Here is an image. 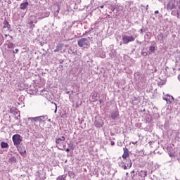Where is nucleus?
Masks as SVG:
<instances>
[{"mask_svg": "<svg viewBox=\"0 0 180 180\" xmlns=\"http://www.w3.org/2000/svg\"><path fill=\"white\" fill-rule=\"evenodd\" d=\"M167 11H172L173 16H179L180 1L178 0H169L167 5Z\"/></svg>", "mask_w": 180, "mask_h": 180, "instance_id": "f257e3e1", "label": "nucleus"}, {"mask_svg": "<svg viewBox=\"0 0 180 180\" xmlns=\"http://www.w3.org/2000/svg\"><path fill=\"white\" fill-rule=\"evenodd\" d=\"M77 45L79 47L83 48V49H88L89 47V40L86 38H81L77 41Z\"/></svg>", "mask_w": 180, "mask_h": 180, "instance_id": "f03ea898", "label": "nucleus"}, {"mask_svg": "<svg viewBox=\"0 0 180 180\" xmlns=\"http://www.w3.org/2000/svg\"><path fill=\"white\" fill-rule=\"evenodd\" d=\"M12 140L14 146H16V147H18V146H20V143L23 141V138L19 134H15L13 136Z\"/></svg>", "mask_w": 180, "mask_h": 180, "instance_id": "7ed1b4c3", "label": "nucleus"}, {"mask_svg": "<svg viewBox=\"0 0 180 180\" xmlns=\"http://www.w3.org/2000/svg\"><path fill=\"white\" fill-rule=\"evenodd\" d=\"M122 40L123 41V44H129V43H131V41H134L135 38L133 36L123 35Z\"/></svg>", "mask_w": 180, "mask_h": 180, "instance_id": "20e7f679", "label": "nucleus"}, {"mask_svg": "<svg viewBox=\"0 0 180 180\" xmlns=\"http://www.w3.org/2000/svg\"><path fill=\"white\" fill-rule=\"evenodd\" d=\"M131 165H133V163L131 162V160L129 159L128 160H127V162L125 163L122 168L124 169H127L129 168H131Z\"/></svg>", "mask_w": 180, "mask_h": 180, "instance_id": "39448f33", "label": "nucleus"}, {"mask_svg": "<svg viewBox=\"0 0 180 180\" xmlns=\"http://www.w3.org/2000/svg\"><path fill=\"white\" fill-rule=\"evenodd\" d=\"M119 117V112L118 111H112L111 112V118L113 120H115V119H117Z\"/></svg>", "mask_w": 180, "mask_h": 180, "instance_id": "423d86ee", "label": "nucleus"}, {"mask_svg": "<svg viewBox=\"0 0 180 180\" xmlns=\"http://www.w3.org/2000/svg\"><path fill=\"white\" fill-rule=\"evenodd\" d=\"M94 124L98 129H101L103 126V121H95Z\"/></svg>", "mask_w": 180, "mask_h": 180, "instance_id": "0eeeda50", "label": "nucleus"}, {"mask_svg": "<svg viewBox=\"0 0 180 180\" xmlns=\"http://www.w3.org/2000/svg\"><path fill=\"white\" fill-rule=\"evenodd\" d=\"M123 150H124V153L122 155V158H124V160H126V158L129 157V149L124 147Z\"/></svg>", "mask_w": 180, "mask_h": 180, "instance_id": "6e6552de", "label": "nucleus"}, {"mask_svg": "<svg viewBox=\"0 0 180 180\" xmlns=\"http://www.w3.org/2000/svg\"><path fill=\"white\" fill-rule=\"evenodd\" d=\"M28 120H30V122H32L33 123V122H40V117H28Z\"/></svg>", "mask_w": 180, "mask_h": 180, "instance_id": "1a4fd4ad", "label": "nucleus"}, {"mask_svg": "<svg viewBox=\"0 0 180 180\" xmlns=\"http://www.w3.org/2000/svg\"><path fill=\"white\" fill-rule=\"evenodd\" d=\"M65 141V137L60 136V138H56V144H61L62 141Z\"/></svg>", "mask_w": 180, "mask_h": 180, "instance_id": "9d476101", "label": "nucleus"}, {"mask_svg": "<svg viewBox=\"0 0 180 180\" xmlns=\"http://www.w3.org/2000/svg\"><path fill=\"white\" fill-rule=\"evenodd\" d=\"M27 6H29V2L25 1L24 3H22L20 4V9H22V11H25V9H26V8H27Z\"/></svg>", "mask_w": 180, "mask_h": 180, "instance_id": "9b49d317", "label": "nucleus"}, {"mask_svg": "<svg viewBox=\"0 0 180 180\" xmlns=\"http://www.w3.org/2000/svg\"><path fill=\"white\" fill-rule=\"evenodd\" d=\"M97 57H101V58H105V53L102 51V50H100L96 53Z\"/></svg>", "mask_w": 180, "mask_h": 180, "instance_id": "f8f14e48", "label": "nucleus"}, {"mask_svg": "<svg viewBox=\"0 0 180 180\" xmlns=\"http://www.w3.org/2000/svg\"><path fill=\"white\" fill-rule=\"evenodd\" d=\"M139 175L142 178H146L147 176V171L141 170L139 172Z\"/></svg>", "mask_w": 180, "mask_h": 180, "instance_id": "ddd939ff", "label": "nucleus"}, {"mask_svg": "<svg viewBox=\"0 0 180 180\" xmlns=\"http://www.w3.org/2000/svg\"><path fill=\"white\" fill-rule=\"evenodd\" d=\"M4 29H11V25L6 20L4 21Z\"/></svg>", "mask_w": 180, "mask_h": 180, "instance_id": "4468645a", "label": "nucleus"}, {"mask_svg": "<svg viewBox=\"0 0 180 180\" xmlns=\"http://www.w3.org/2000/svg\"><path fill=\"white\" fill-rule=\"evenodd\" d=\"M18 151L20 152V154L21 155L26 154V149L25 148V146H22V148H18Z\"/></svg>", "mask_w": 180, "mask_h": 180, "instance_id": "2eb2a0df", "label": "nucleus"}, {"mask_svg": "<svg viewBox=\"0 0 180 180\" xmlns=\"http://www.w3.org/2000/svg\"><path fill=\"white\" fill-rule=\"evenodd\" d=\"M47 119V115L39 116V123H41V122H46Z\"/></svg>", "mask_w": 180, "mask_h": 180, "instance_id": "dca6fc26", "label": "nucleus"}, {"mask_svg": "<svg viewBox=\"0 0 180 180\" xmlns=\"http://www.w3.org/2000/svg\"><path fill=\"white\" fill-rule=\"evenodd\" d=\"M56 6H58V10L55 12V15H56V16H57V15H58V13H60V9L61 5L59 3H56Z\"/></svg>", "mask_w": 180, "mask_h": 180, "instance_id": "f3484780", "label": "nucleus"}, {"mask_svg": "<svg viewBox=\"0 0 180 180\" xmlns=\"http://www.w3.org/2000/svg\"><path fill=\"white\" fill-rule=\"evenodd\" d=\"M1 148H8L9 147V145H8V143L2 141L1 143Z\"/></svg>", "mask_w": 180, "mask_h": 180, "instance_id": "a211bd4d", "label": "nucleus"}, {"mask_svg": "<svg viewBox=\"0 0 180 180\" xmlns=\"http://www.w3.org/2000/svg\"><path fill=\"white\" fill-rule=\"evenodd\" d=\"M153 53H155V47L150 46L149 47V54H153Z\"/></svg>", "mask_w": 180, "mask_h": 180, "instance_id": "6ab92c4d", "label": "nucleus"}, {"mask_svg": "<svg viewBox=\"0 0 180 180\" xmlns=\"http://www.w3.org/2000/svg\"><path fill=\"white\" fill-rule=\"evenodd\" d=\"M63 47H64V44H58L57 46H56V48L58 49V50L59 51H61V50H63Z\"/></svg>", "mask_w": 180, "mask_h": 180, "instance_id": "aec40b11", "label": "nucleus"}, {"mask_svg": "<svg viewBox=\"0 0 180 180\" xmlns=\"http://www.w3.org/2000/svg\"><path fill=\"white\" fill-rule=\"evenodd\" d=\"M158 40H160V41H162L163 39H164V34H162V33H160L158 35Z\"/></svg>", "mask_w": 180, "mask_h": 180, "instance_id": "412c9836", "label": "nucleus"}, {"mask_svg": "<svg viewBox=\"0 0 180 180\" xmlns=\"http://www.w3.org/2000/svg\"><path fill=\"white\" fill-rule=\"evenodd\" d=\"M168 101L167 103H171L174 101V97L169 95H167Z\"/></svg>", "mask_w": 180, "mask_h": 180, "instance_id": "4be33fe9", "label": "nucleus"}, {"mask_svg": "<svg viewBox=\"0 0 180 180\" xmlns=\"http://www.w3.org/2000/svg\"><path fill=\"white\" fill-rule=\"evenodd\" d=\"M56 180H65V176L62 175V176H59Z\"/></svg>", "mask_w": 180, "mask_h": 180, "instance_id": "5701e85b", "label": "nucleus"}, {"mask_svg": "<svg viewBox=\"0 0 180 180\" xmlns=\"http://www.w3.org/2000/svg\"><path fill=\"white\" fill-rule=\"evenodd\" d=\"M10 162H16V158L15 157H11L10 159Z\"/></svg>", "mask_w": 180, "mask_h": 180, "instance_id": "b1692460", "label": "nucleus"}, {"mask_svg": "<svg viewBox=\"0 0 180 180\" xmlns=\"http://www.w3.org/2000/svg\"><path fill=\"white\" fill-rule=\"evenodd\" d=\"M12 47H13V44L12 42H10L8 44V49H12Z\"/></svg>", "mask_w": 180, "mask_h": 180, "instance_id": "393cba45", "label": "nucleus"}, {"mask_svg": "<svg viewBox=\"0 0 180 180\" xmlns=\"http://www.w3.org/2000/svg\"><path fill=\"white\" fill-rule=\"evenodd\" d=\"M98 98V96H95V95L92 96V99H94V101H98V98Z\"/></svg>", "mask_w": 180, "mask_h": 180, "instance_id": "a878e982", "label": "nucleus"}, {"mask_svg": "<svg viewBox=\"0 0 180 180\" xmlns=\"http://www.w3.org/2000/svg\"><path fill=\"white\" fill-rule=\"evenodd\" d=\"M125 165H126L125 162H121L120 163V167H121V168H123V167H124Z\"/></svg>", "mask_w": 180, "mask_h": 180, "instance_id": "bb28decb", "label": "nucleus"}, {"mask_svg": "<svg viewBox=\"0 0 180 180\" xmlns=\"http://www.w3.org/2000/svg\"><path fill=\"white\" fill-rule=\"evenodd\" d=\"M13 53L14 54H18V53H19V49H15L14 51H13Z\"/></svg>", "mask_w": 180, "mask_h": 180, "instance_id": "cd10ccee", "label": "nucleus"}, {"mask_svg": "<svg viewBox=\"0 0 180 180\" xmlns=\"http://www.w3.org/2000/svg\"><path fill=\"white\" fill-rule=\"evenodd\" d=\"M163 100L164 101H166L167 103H168V96H165V97H163Z\"/></svg>", "mask_w": 180, "mask_h": 180, "instance_id": "c85d7f7f", "label": "nucleus"}, {"mask_svg": "<svg viewBox=\"0 0 180 180\" xmlns=\"http://www.w3.org/2000/svg\"><path fill=\"white\" fill-rule=\"evenodd\" d=\"M115 10H116V7H115V6H112L111 7V11H112V12H115Z\"/></svg>", "mask_w": 180, "mask_h": 180, "instance_id": "c756f323", "label": "nucleus"}, {"mask_svg": "<svg viewBox=\"0 0 180 180\" xmlns=\"http://www.w3.org/2000/svg\"><path fill=\"white\" fill-rule=\"evenodd\" d=\"M54 105H55V107H56L54 113H57V103H54Z\"/></svg>", "mask_w": 180, "mask_h": 180, "instance_id": "7c9ffc66", "label": "nucleus"}, {"mask_svg": "<svg viewBox=\"0 0 180 180\" xmlns=\"http://www.w3.org/2000/svg\"><path fill=\"white\" fill-rule=\"evenodd\" d=\"M13 110H15V108H11L10 110V113H13Z\"/></svg>", "mask_w": 180, "mask_h": 180, "instance_id": "2f4dec72", "label": "nucleus"}, {"mask_svg": "<svg viewBox=\"0 0 180 180\" xmlns=\"http://www.w3.org/2000/svg\"><path fill=\"white\" fill-rule=\"evenodd\" d=\"M54 53H58V51H60L57 48L53 51Z\"/></svg>", "mask_w": 180, "mask_h": 180, "instance_id": "473e14b6", "label": "nucleus"}, {"mask_svg": "<svg viewBox=\"0 0 180 180\" xmlns=\"http://www.w3.org/2000/svg\"><path fill=\"white\" fill-rule=\"evenodd\" d=\"M158 13H160V11H155V15H158Z\"/></svg>", "mask_w": 180, "mask_h": 180, "instance_id": "72a5a7b5", "label": "nucleus"}, {"mask_svg": "<svg viewBox=\"0 0 180 180\" xmlns=\"http://www.w3.org/2000/svg\"><path fill=\"white\" fill-rule=\"evenodd\" d=\"M111 146H115V141H111Z\"/></svg>", "mask_w": 180, "mask_h": 180, "instance_id": "f704fd0d", "label": "nucleus"}, {"mask_svg": "<svg viewBox=\"0 0 180 180\" xmlns=\"http://www.w3.org/2000/svg\"><path fill=\"white\" fill-rule=\"evenodd\" d=\"M65 151H66V153H70V148H66Z\"/></svg>", "mask_w": 180, "mask_h": 180, "instance_id": "c9c22d12", "label": "nucleus"}, {"mask_svg": "<svg viewBox=\"0 0 180 180\" xmlns=\"http://www.w3.org/2000/svg\"><path fill=\"white\" fill-rule=\"evenodd\" d=\"M142 54L143 56H147V52H143Z\"/></svg>", "mask_w": 180, "mask_h": 180, "instance_id": "e433bc0d", "label": "nucleus"}, {"mask_svg": "<svg viewBox=\"0 0 180 180\" xmlns=\"http://www.w3.org/2000/svg\"><path fill=\"white\" fill-rule=\"evenodd\" d=\"M107 16H108V18H110V15H109V14H105Z\"/></svg>", "mask_w": 180, "mask_h": 180, "instance_id": "4c0bfd02", "label": "nucleus"}, {"mask_svg": "<svg viewBox=\"0 0 180 180\" xmlns=\"http://www.w3.org/2000/svg\"><path fill=\"white\" fill-rule=\"evenodd\" d=\"M9 37H10V39H13V37H12V36H11V35H9Z\"/></svg>", "mask_w": 180, "mask_h": 180, "instance_id": "58836bf2", "label": "nucleus"}, {"mask_svg": "<svg viewBox=\"0 0 180 180\" xmlns=\"http://www.w3.org/2000/svg\"><path fill=\"white\" fill-rule=\"evenodd\" d=\"M100 8H101V9H103V6H101Z\"/></svg>", "mask_w": 180, "mask_h": 180, "instance_id": "ea45409f", "label": "nucleus"}, {"mask_svg": "<svg viewBox=\"0 0 180 180\" xmlns=\"http://www.w3.org/2000/svg\"><path fill=\"white\" fill-rule=\"evenodd\" d=\"M30 25H33V21H31V22H30Z\"/></svg>", "mask_w": 180, "mask_h": 180, "instance_id": "a19ab883", "label": "nucleus"}, {"mask_svg": "<svg viewBox=\"0 0 180 180\" xmlns=\"http://www.w3.org/2000/svg\"><path fill=\"white\" fill-rule=\"evenodd\" d=\"M140 32H141V33H143V29H141V30H140Z\"/></svg>", "mask_w": 180, "mask_h": 180, "instance_id": "79ce46f5", "label": "nucleus"}, {"mask_svg": "<svg viewBox=\"0 0 180 180\" xmlns=\"http://www.w3.org/2000/svg\"><path fill=\"white\" fill-rule=\"evenodd\" d=\"M48 122H51V120L49 119V120H48Z\"/></svg>", "mask_w": 180, "mask_h": 180, "instance_id": "37998d69", "label": "nucleus"}, {"mask_svg": "<svg viewBox=\"0 0 180 180\" xmlns=\"http://www.w3.org/2000/svg\"><path fill=\"white\" fill-rule=\"evenodd\" d=\"M146 9H148V5L146 6Z\"/></svg>", "mask_w": 180, "mask_h": 180, "instance_id": "c03bdc74", "label": "nucleus"}, {"mask_svg": "<svg viewBox=\"0 0 180 180\" xmlns=\"http://www.w3.org/2000/svg\"><path fill=\"white\" fill-rule=\"evenodd\" d=\"M131 173H132V174H134V170H133V171L131 172Z\"/></svg>", "mask_w": 180, "mask_h": 180, "instance_id": "a18cd8bd", "label": "nucleus"}, {"mask_svg": "<svg viewBox=\"0 0 180 180\" xmlns=\"http://www.w3.org/2000/svg\"><path fill=\"white\" fill-rule=\"evenodd\" d=\"M5 37H8V34H5Z\"/></svg>", "mask_w": 180, "mask_h": 180, "instance_id": "49530a36", "label": "nucleus"}, {"mask_svg": "<svg viewBox=\"0 0 180 180\" xmlns=\"http://www.w3.org/2000/svg\"><path fill=\"white\" fill-rule=\"evenodd\" d=\"M126 175H129V173H126Z\"/></svg>", "mask_w": 180, "mask_h": 180, "instance_id": "de8ad7c7", "label": "nucleus"}, {"mask_svg": "<svg viewBox=\"0 0 180 180\" xmlns=\"http://www.w3.org/2000/svg\"><path fill=\"white\" fill-rule=\"evenodd\" d=\"M102 102V100H100V103H101Z\"/></svg>", "mask_w": 180, "mask_h": 180, "instance_id": "09e8293b", "label": "nucleus"}, {"mask_svg": "<svg viewBox=\"0 0 180 180\" xmlns=\"http://www.w3.org/2000/svg\"><path fill=\"white\" fill-rule=\"evenodd\" d=\"M2 153V151L1 150H0V154Z\"/></svg>", "mask_w": 180, "mask_h": 180, "instance_id": "8fccbe9b", "label": "nucleus"}]
</instances>
